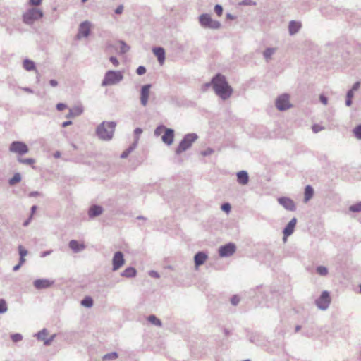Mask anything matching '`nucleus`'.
<instances>
[{
  "mask_svg": "<svg viewBox=\"0 0 361 361\" xmlns=\"http://www.w3.org/2000/svg\"><path fill=\"white\" fill-rule=\"evenodd\" d=\"M125 263L123 255L121 252H116L112 259L113 270L119 269Z\"/></svg>",
  "mask_w": 361,
  "mask_h": 361,
  "instance_id": "11",
  "label": "nucleus"
},
{
  "mask_svg": "<svg viewBox=\"0 0 361 361\" xmlns=\"http://www.w3.org/2000/svg\"><path fill=\"white\" fill-rule=\"evenodd\" d=\"M236 247L233 243H228L219 249V256L221 257H229L235 252Z\"/></svg>",
  "mask_w": 361,
  "mask_h": 361,
  "instance_id": "9",
  "label": "nucleus"
},
{
  "mask_svg": "<svg viewBox=\"0 0 361 361\" xmlns=\"http://www.w3.org/2000/svg\"><path fill=\"white\" fill-rule=\"evenodd\" d=\"M142 129L140 128H136L135 130V133L137 134V135H140V133H142Z\"/></svg>",
  "mask_w": 361,
  "mask_h": 361,
  "instance_id": "61",
  "label": "nucleus"
},
{
  "mask_svg": "<svg viewBox=\"0 0 361 361\" xmlns=\"http://www.w3.org/2000/svg\"><path fill=\"white\" fill-rule=\"evenodd\" d=\"M150 87H151L150 85H144L141 90L140 102H141V104L144 106H145L147 104L148 98L149 96Z\"/></svg>",
  "mask_w": 361,
  "mask_h": 361,
  "instance_id": "17",
  "label": "nucleus"
},
{
  "mask_svg": "<svg viewBox=\"0 0 361 361\" xmlns=\"http://www.w3.org/2000/svg\"><path fill=\"white\" fill-rule=\"evenodd\" d=\"M36 209H37V207H36V206H32V214H31V216H32V214L35 212ZM31 218H32V216H30V219H31ZM30 219H28L27 221H26L23 224V225H24L25 226H27V225H28V224H29V222H30Z\"/></svg>",
  "mask_w": 361,
  "mask_h": 361,
  "instance_id": "48",
  "label": "nucleus"
},
{
  "mask_svg": "<svg viewBox=\"0 0 361 361\" xmlns=\"http://www.w3.org/2000/svg\"><path fill=\"white\" fill-rule=\"evenodd\" d=\"M71 123H72V122H71V121H65V122H63V123L62 126H63V127H66V126H68L71 125Z\"/></svg>",
  "mask_w": 361,
  "mask_h": 361,
  "instance_id": "60",
  "label": "nucleus"
},
{
  "mask_svg": "<svg viewBox=\"0 0 361 361\" xmlns=\"http://www.w3.org/2000/svg\"><path fill=\"white\" fill-rule=\"evenodd\" d=\"M237 178H238V183L240 184H242V185L247 184L248 183V180H249L248 174L245 171H239L237 173Z\"/></svg>",
  "mask_w": 361,
  "mask_h": 361,
  "instance_id": "24",
  "label": "nucleus"
},
{
  "mask_svg": "<svg viewBox=\"0 0 361 361\" xmlns=\"http://www.w3.org/2000/svg\"><path fill=\"white\" fill-rule=\"evenodd\" d=\"M18 160L19 162H20L22 164H28V165H33L35 163V160L32 158H29V159L19 158Z\"/></svg>",
  "mask_w": 361,
  "mask_h": 361,
  "instance_id": "35",
  "label": "nucleus"
},
{
  "mask_svg": "<svg viewBox=\"0 0 361 361\" xmlns=\"http://www.w3.org/2000/svg\"><path fill=\"white\" fill-rule=\"evenodd\" d=\"M23 67L27 71H32L35 69V63L29 59H25L23 61Z\"/></svg>",
  "mask_w": 361,
  "mask_h": 361,
  "instance_id": "29",
  "label": "nucleus"
},
{
  "mask_svg": "<svg viewBox=\"0 0 361 361\" xmlns=\"http://www.w3.org/2000/svg\"><path fill=\"white\" fill-rule=\"evenodd\" d=\"M110 61L114 64V66H118L119 64L118 61L116 57L111 56L110 58Z\"/></svg>",
  "mask_w": 361,
  "mask_h": 361,
  "instance_id": "49",
  "label": "nucleus"
},
{
  "mask_svg": "<svg viewBox=\"0 0 361 361\" xmlns=\"http://www.w3.org/2000/svg\"><path fill=\"white\" fill-rule=\"evenodd\" d=\"M297 223V219L293 218L290 220V221L288 224L286 228L283 230V240L286 241V238L290 235L295 229V225Z\"/></svg>",
  "mask_w": 361,
  "mask_h": 361,
  "instance_id": "16",
  "label": "nucleus"
},
{
  "mask_svg": "<svg viewBox=\"0 0 361 361\" xmlns=\"http://www.w3.org/2000/svg\"><path fill=\"white\" fill-rule=\"evenodd\" d=\"M331 302L330 295H320L318 298L315 300V305L318 309L321 310H326L329 307Z\"/></svg>",
  "mask_w": 361,
  "mask_h": 361,
  "instance_id": "7",
  "label": "nucleus"
},
{
  "mask_svg": "<svg viewBox=\"0 0 361 361\" xmlns=\"http://www.w3.org/2000/svg\"><path fill=\"white\" fill-rule=\"evenodd\" d=\"M80 303L82 306L90 308L93 305V300L91 297L86 296Z\"/></svg>",
  "mask_w": 361,
  "mask_h": 361,
  "instance_id": "30",
  "label": "nucleus"
},
{
  "mask_svg": "<svg viewBox=\"0 0 361 361\" xmlns=\"http://www.w3.org/2000/svg\"><path fill=\"white\" fill-rule=\"evenodd\" d=\"M360 85V83L359 82H355L351 90H353V92L358 90Z\"/></svg>",
  "mask_w": 361,
  "mask_h": 361,
  "instance_id": "56",
  "label": "nucleus"
},
{
  "mask_svg": "<svg viewBox=\"0 0 361 361\" xmlns=\"http://www.w3.org/2000/svg\"><path fill=\"white\" fill-rule=\"evenodd\" d=\"M7 304L5 300L0 299V314H3L7 311Z\"/></svg>",
  "mask_w": 361,
  "mask_h": 361,
  "instance_id": "34",
  "label": "nucleus"
},
{
  "mask_svg": "<svg viewBox=\"0 0 361 361\" xmlns=\"http://www.w3.org/2000/svg\"><path fill=\"white\" fill-rule=\"evenodd\" d=\"M11 339L13 342L17 343L23 339V336L20 334H14L11 335Z\"/></svg>",
  "mask_w": 361,
  "mask_h": 361,
  "instance_id": "42",
  "label": "nucleus"
},
{
  "mask_svg": "<svg viewBox=\"0 0 361 361\" xmlns=\"http://www.w3.org/2000/svg\"><path fill=\"white\" fill-rule=\"evenodd\" d=\"M42 0H30L29 5L37 6L41 4Z\"/></svg>",
  "mask_w": 361,
  "mask_h": 361,
  "instance_id": "45",
  "label": "nucleus"
},
{
  "mask_svg": "<svg viewBox=\"0 0 361 361\" xmlns=\"http://www.w3.org/2000/svg\"><path fill=\"white\" fill-rule=\"evenodd\" d=\"M18 250L20 255V260L21 261V263H24L25 261V256L27 254V252L22 245L18 247Z\"/></svg>",
  "mask_w": 361,
  "mask_h": 361,
  "instance_id": "33",
  "label": "nucleus"
},
{
  "mask_svg": "<svg viewBox=\"0 0 361 361\" xmlns=\"http://www.w3.org/2000/svg\"><path fill=\"white\" fill-rule=\"evenodd\" d=\"M48 331L46 329H43L39 331L35 336L39 340L43 341L45 345H49L55 338V334L51 336L49 338H47Z\"/></svg>",
  "mask_w": 361,
  "mask_h": 361,
  "instance_id": "12",
  "label": "nucleus"
},
{
  "mask_svg": "<svg viewBox=\"0 0 361 361\" xmlns=\"http://www.w3.org/2000/svg\"><path fill=\"white\" fill-rule=\"evenodd\" d=\"M49 83L52 87H56L58 85V82L55 80H51Z\"/></svg>",
  "mask_w": 361,
  "mask_h": 361,
  "instance_id": "58",
  "label": "nucleus"
},
{
  "mask_svg": "<svg viewBox=\"0 0 361 361\" xmlns=\"http://www.w3.org/2000/svg\"><path fill=\"white\" fill-rule=\"evenodd\" d=\"M90 24L89 22L85 21L80 25L77 38L86 37L89 35L90 32Z\"/></svg>",
  "mask_w": 361,
  "mask_h": 361,
  "instance_id": "13",
  "label": "nucleus"
},
{
  "mask_svg": "<svg viewBox=\"0 0 361 361\" xmlns=\"http://www.w3.org/2000/svg\"><path fill=\"white\" fill-rule=\"evenodd\" d=\"M244 5H252V4H255V3H253L252 1V0H245L243 1L242 3Z\"/></svg>",
  "mask_w": 361,
  "mask_h": 361,
  "instance_id": "57",
  "label": "nucleus"
},
{
  "mask_svg": "<svg viewBox=\"0 0 361 361\" xmlns=\"http://www.w3.org/2000/svg\"><path fill=\"white\" fill-rule=\"evenodd\" d=\"M149 275L152 277H154V278H159V274L157 271H151L149 272Z\"/></svg>",
  "mask_w": 361,
  "mask_h": 361,
  "instance_id": "52",
  "label": "nucleus"
},
{
  "mask_svg": "<svg viewBox=\"0 0 361 361\" xmlns=\"http://www.w3.org/2000/svg\"><path fill=\"white\" fill-rule=\"evenodd\" d=\"M353 133L357 139H361V125H359L354 128Z\"/></svg>",
  "mask_w": 361,
  "mask_h": 361,
  "instance_id": "41",
  "label": "nucleus"
},
{
  "mask_svg": "<svg viewBox=\"0 0 361 361\" xmlns=\"http://www.w3.org/2000/svg\"><path fill=\"white\" fill-rule=\"evenodd\" d=\"M102 212L103 209L102 207L93 205L90 208L88 211V214L90 217L92 218L100 215L102 213Z\"/></svg>",
  "mask_w": 361,
  "mask_h": 361,
  "instance_id": "23",
  "label": "nucleus"
},
{
  "mask_svg": "<svg viewBox=\"0 0 361 361\" xmlns=\"http://www.w3.org/2000/svg\"><path fill=\"white\" fill-rule=\"evenodd\" d=\"M122 79L123 75L121 72L109 71L105 74L102 85H112L120 82Z\"/></svg>",
  "mask_w": 361,
  "mask_h": 361,
  "instance_id": "4",
  "label": "nucleus"
},
{
  "mask_svg": "<svg viewBox=\"0 0 361 361\" xmlns=\"http://www.w3.org/2000/svg\"><path fill=\"white\" fill-rule=\"evenodd\" d=\"M276 106L278 109L282 111L290 107L289 97L287 94H283L278 97L276 102Z\"/></svg>",
  "mask_w": 361,
  "mask_h": 361,
  "instance_id": "10",
  "label": "nucleus"
},
{
  "mask_svg": "<svg viewBox=\"0 0 361 361\" xmlns=\"http://www.w3.org/2000/svg\"><path fill=\"white\" fill-rule=\"evenodd\" d=\"M212 84L216 94L223 99H226L231 95L232 88L228 85L224 75L217 74L212 79Z\"/></svg>",
  "mask_w": 361,
  "mask_h": 361,
  "instance_id": "1",
  "label": "nucleus"
},
{
  "mask_svg": "<svg viewBox=\"0 0 361 361\" xmlns=\"http://www.w3.org/2000/svg\"><path fill=\"white\" fill-rule=\"evenodd\" d=\"M83 109L82 106L78 105L72 107L69 110V113L66 116L67 118H74L82 114Z\"/></svg>",
  "mask_w": 361,
  "mask_h": 361,
  "instance_id": "21",
  "label": "nucleus"
},
{
  "mask_svg": "<svg viewBox=\"0 0 361 361\" xmlns=\"http://www.w3.org/2000/svg\"><path fill=\"white\" fill-rule=\"evenodd\" d=\"M214 11L218 15V16H221L223 13V8L220 5H216L214 7Z\"/></svg>",
  "mask_w": 361,
  "mask_h": 361,
  "instance_id": "44",
  "label": "nucleus"
},
{
  "mask_svg": "<svg viewBox=\"0 0 361 361\" xmlns=\"http://www.w3.org/2000/svg\"><path fill=\"white\" fill-rule=\"evenodd\" d=\"M320 101L324 104H327V99L326 97H325L324 95H321L320 97Z\"/></svg>",
  "mask_w": 361,
  "mask_h": 361,
  "instance_id": "53",
  "label": "nucleus"
},
{
  "mask_svg": "<svg viewBox=\"0 0 361 361\" xmlns=\"http://www.w3.org/2000/svg\"><path fill=\"white\" fill-rule=\"evenodd\" d=\"M200 25L205 28L219 29L221 24L219 21L213 20L208 14H202L199 18Z\"/></svg>",
  "mask_w": 361,
  "mask_h": 361,
  "instance_id": "5",
  "label": "nucleus"
},
{
  "mask_svg": "<svg viewBox=\"0 0 361 361\" xmlns=\"http://www.w3.org/2000/svg\"><path fill=\"white\" fill-rule=\"evenodd\" d=\"M197 139L195 134H188L184 137L176 149V153L180 154L188 149Z\"/></svg>",
  "mask_w": 361,
  "mask_h": 361,
  "instance_id": "6",
  "label": "nucleus"
},
{
  "mask_svg": "<svg viewBox=\"0 0 361 361\" xmlns=\"http://www.w3.org/2000/svg\"><path fill=\"white\" fill-rule=\"evenodd\" d=\"M69 247L75 252L81 251L85 247L83 243H80L75 240H72L69 242Z\"/></svg>",
  "mask_w": 361,
  "mask_h": 361,
  "instance_id": "22",
  "label": "nucleus"
},
{
  "mask_svg": "<svg viewBox=\"0 0 361 361\" xmlns=\"http://www.w3.org/2000/svg\"><path fill=\"white\" fill-rule=\"evenodd\" d=\"M167 128H166L164 126H159L157 127L155 130H154V135L156 136H159L161 135L162 133H165V130H166Z\"/></svg>",
  "mask_w": 361,
  "mask_h": 361,
  "instance_id": "40",
  "label": "nucleus"
},
{
  "mask_svg": "<svg viewBox=\"0 0 361 361\" xmlns=\"http://www.w3.org/2000/svg\"><path fill=\"white\" fill-rule=\"evenodd\" d=\"M23 263H21V261L20 260L18 264L16 265L14 267H13V270L14 271H17L20 267L21 265L23 264Z\"/></svg>",
  "mask_w": 361,
  "mask_h": 361,
  "instance_id": "59",
  "label": "nucleus"
},
{
  "mask_svg": "<svg viewBox=\"0 0 361 361\" xmlns=\"http://www.w3.org/2000/svg\"><path fill=\"white\" fill-rule=\"evenodd\" d=\"M317 271L321 276H326L328 274L327 268L323 266L318 267Z\"/></svg>",
  "mask_w": 361,
  "mask_h": 361,
  "instance_id": "37",
  "label": "nucleus"
},
{
  "mask_svg": "<svg viewBox=\"0 0 361 361\" xmlns=\"http://www.w3.org/2000/svg\"><path fill=\"white\" fill-rule=\"evenodd\" d=\"M250 341L252 342V343H256V340H255V336H252L250 338Z\"/></svg>",
  "mask_w": 361,
  "mask_h": 361,
  "instance_id": "63",
  "label": "nucleus"
},
{
  "mask_svg": "<svg viewBox=\"0 0 361 361\" xmlns=\"http://www.w3.org/2000/svg\"><path fill=\"white\" fill-rule=\"evenodd\" d=\"M323 129V127L320 126L318 124H315L312 126V130L314 133H317L318 132H319L320 130H322Z\"/></svg>",
  "mask_w": 361,
  "mask_h": 361,
  "instance_id": "47",
  "label": "nucleus"
},
{
  "mask_svg": "<svg viewBox=\"0 0 361 361\" xmlns=\"http://www.w3.org/2000/svg\"><path fill=\"white\" fill-rule=\"evenodd\" d=\"M147 321L152 324L161 327L162 326L161 321L158 319L155 315L151 314L147 318Z\"/></svg>",
  "mask_w": 361,
  "mask_h": 361,
  "instance_id": "28",
  "label": "nucleus"
},
{
  "mask_svg": "<svg viewBox=\"0 0 361 361\" xmlns=\"http://www.w3.org/2000/svg\"><path fill=\"white\" fill-rule=\"evenodd\" d=\"M221 209L226 212V213H229L230 211H231V205L229 203H224L221 205Z\"/></svg>",
  "mask_w": 361,
  "mask_h": 361,
  "instance_id": "43",
  "label": "nucleus"
},
{
  "mask_svg": "<svg viewBox=\"0 0 361 361\" xmlns=\"http://www.w3.org/2000/svg\"><path fill=\"white\" fill-rule=\"evenodd\" d=\"M207 258L208 257L205 253L202 252H197L194 257L195 268L198 269L200 265L203 264L206 262Z\"/></svg>",
  "mask_w": 361,
  "mask_h": 361,
  "instance_id": "19",
  "label": "nucleus"
},
{
  "mask_svg": "<svg viewBox=\"0 0 361 361\" xmlns=\"http://www.w3.org/2000/svg\"><path fill=\"white\" fill-rule=\"evenodd\" d=\"M231 303L233 305V306H236L238 305V303L240 302V298L239 297L238 295H233L232 296V298H231Z\"/></svg>",
  "mask_w": 361,
  "mask_h": 361,
  "instance_id": "39",
  "label": "nucleus"
},
{
  "mask_svg": "<svg viewBox=\"0 0 361 361\" xmlns=\"http://www.w3.org/2000/svg\"><path fill=\"white\" fill-rule=\"evenodd\" d=\"M136 270L133 267H128L126 268L121 274V275L124 277H134L136 275Z\"/></svg>",
  "mask_w": 361,
  "mask_h": 361,
  "instance_id": "27",
  "label": "nucleus"
},
{
  "mask_svg": "<svg viewBox=\"0 0 361 361\" xmlns=\"http://www.w3.org/2000/svg\"><path fill=\"white\" fill-rule=\"evenodd\" d=\"M66 108V105L64 104H62V103H59L57 104L56 106V109L59 110V111H63Z\"/></svg>",
  "mask_w": 361,
  "mask_h": 361,
  "instance_id": "50",
  "label": "nucleus"
},
{
  "mask_svg": "<svg viewBox=\"0 0 361 361\" xmlns=\"http://www.w3.org/2000/svg\"><path fill=\"white\" fill-rule=\"evenodd\" d=\"M146 73V68L144 66H139L137 69V73L138 75H143Z\"/></svg>",
  "mask_w": 361,
  "mask_h": 361,
  "instance_id": "46",
  "label": "nucleus"
},
{
  "mask_svg": "<svg viewBox=\"0 0 361 361\" xmlns=\"http://www.w3.org/2000/svg\"><path fill=\"white\" fill-rule=\"evenodd\" d=\"M43 12L41 9L33 8L28 9L23 15V20L25 24L32 25L35 21L42 18Z\"/></svg>",
  "mask_w": 361,
  "mask_h": 361,
  "instance_id": "3",
  "label": "nucleus"
},
{
  "mask_svg": "<svg viewBox=\"0 0 361 361\" xmlns=\"http://www.w3.org/2000/svg\"><path fill=\"white\" fill-rule=\"evenodd\" d=\"M275 49L271 48L267 49L264 52V56L268 60L271 59V56L274 53Z\"/></svg>",
  "mask_w": 361,
  "mask_h": 361,
  "instance_id": "38",
  "label": "nucleus"
},
{
  "mask_svg": "<svg viewBox=\"0 0 361 361\" xmlns=\"http://www.w3.org/2000/svg\"><path fill=\"white\" fill-rule=\"evenodd\" d=\"M53 284L54 281L47 279H40L34 281V286L37 289L47 288L51 287Z\"/></svg>",
  "mask_w": 361,
  "mask_h": 361,
  "instance_id": "15",
  "label": "nucleus"
},
{
  "mask_svg": "<svg viewBox=\"0 0 361 361\" xmlns=\"http://www.w3.org/2000/svg\"><path fill=\"white\" fill-rule=\"evenodd\" d=\"M314 195V190L310 185H307L305 189V197L304 200L305 202H308Z\"/></svg>",
  "mask_w": 361,
  "mask_h": 361,
  "instance_id": "26",
  "label": "nucleus"
},
{
  "mask_svg": "<svg viewBox=\"0 0 361 361\" xmlns=\"http://www.w3.org/2000/svg\"><path fill=\"white\" fill-rule=\"evenodd\" d=\"M351 103H352V99H346V105L347 106H350L351 105Z\"/></svg>",
  "mask_w": 361,
  "mask_h": 361,
  "instance_id": "62",
  "label": "nucleus"
},
{
  "mask_svg": "<svg viewBox=\"0 0 361 361\" xmlns=\"http://www.w3.org/2000/svg\"><path fill=\"white\" fill-rule=\"evenodd\" d=\"M154 54L157 57L160 65H163L165 61V51L161 47H155L152 49Z\"/></svg>",
  "mask_w": 361,
  "mask_h": 361,
  "instance_id": "20",
  "label": "nucleus"
},
{
  "mask_svg": "<svg viewBox=\"0 0 361 361\" xmlns=\"http://www.w3.org/2000/svg\"><path fill=\"white\" fill-rule=\"evenodd\" d=\"M349 209L353 212H361V202L356 203L353 205H351Z\"/></svg>",
  "mask_w": 361,
  "mask_h": 361,
  "instance_id": "36",
  "label": "nucleus"
},
{
  "mask_svg": "<svg viewBox=\"0 0 361 361\" xmlns=\"http://www.w3.org/2000/svg\"><path fill=\"white\" fill-rule=\"evenodd\" d=\"M21 180L20 174L18 173H16L14 174L12 178L9 180V184L11 185H13L16 184L17 183H19Z\"/></svg>",
  "mask_w": 361,
  "mask_h": 361,
  "instance_id": "32",
  "label": "nucleus"
},
{
  "mask_svg": "<svg viewBox=\"0 0 361 361\" xmlns=\"http://www.w3.org/2000/svg\"><path fill=\"white\" fill-rule=\"evenodd\" d=\"M213 152V150L211 149H208L206 151L202 152V155L206 156L208 154H211Z\"/></svg>",
  "mask_w": 361,
  "mask_h": 361,
  "instance_id": "55",
  "label": "nucleus"
},
{
  "mask_svg": "<svg viewBox=\"0 0 361 361\" xmlns=\"http://www.w3.org/2000/svg\"><path fill=\"white\" fill-rule=\"evenodd\" d=\"M301 27V24L298 22L291 21L289 24V32L290 35L296 33Z\"/></svg>",
  "mask_w": 361,
  "mask_h": 361,
  "instance_id": "25",
  "label": "nucleus"
},
{
  "mask_svg": "<svg viewBox=\"0 0 361 361\" xmlns=\"http://www.w3.org/2000/svg\"><path fill=\"white\" fill-rule=\"evenodd\" d=\"M278 202L287 210L294 211L295 209L294 202L288 197H280L278 199Z\"/></svg>",
  "mask_w": 361,
  "mask_h": 361,
  "instance_id": "14",
  "label": "nucleus"
},
{
  "mask_svg": "<svg viewBox=\"0 0 361 361\" xmlns=\"http://www.w3.org/2000/svg\"><path fill=\"white\" fill-rule=\"evenodd\" d=\"M300 329H301V326H300V325H297V326H295V332H298Z\"/></svg>",
  "mask_w": 361,
  "mask_h": 361,
  "instance_id": "64",
  "label": "nucleus"
},
{
  "mask_svg": "<svg viewBox=\"0 0 361 361\" xmlns=\"http://www.w3.org/2000/svg\"><path fill=\"white\" fill-rule=\"evenodd\" d=\"M123 10V6L122 5H121L116 8V9L115 10V13L116 14H121V13H122Z\"/></svg>",
  "mask_w": 361,
  "mask_h": 361,
  "instance_id": "51",
  "label": "nucleus"
},
{
  "mask_svg": "<svg viewBox=\"0 0 361 361\" xmlns=\"http://www.w3.org/2000/svg\"><path fill=\"white\" fill-rule=\"evenodd\" d=\"M27 145L22 142H13L10 146V151L18 154H24L28 152Z\"/></svg>",
  "mask_w": 361,
  "mask_h": 361,
  "instance_id": "8",
  "label": "nucleus"
},
{
  "mask_svg": "<svg viewBox=\"0 0 361 361\" xmlns=\"http://www.w3.org/2000/svg\"><path fill=\"white\" fill-rule=\"evenodd\" d=\"M115 127L114 122H103L97 127V133L102 140H110L113 136Z\"/></svg>",
  "mask_w": 361,
  "mask_h": 361,
  "instance_id": "2",
  "label": "nucleus"
},
{
  "mask_svg": "<svg viewBox=\"0 0 361 361\" xmlns=\"http://www.w3.org/2000/svg\"><path fill=\"white\" fill-rule=\"evenodd\" d=\"M353 97V90H350L347 93V98L352 99Z\"/></svg>",
  "mask_w": 361,
  "mask_h": 361,
  "instance_id": "54",
  "label": "nucleus"
},
{
  "mask_svg": "<svg viewBox=\"0 0 361 361\" xmlns=\"http://www.w3.org/2000/svg\"><path fill=\"white\" fill-rule=\"evenodd\" d=\"M174 139V132L172 129H166L165 130V133L161 136L162 141L168 145H170L173 143Z\"/></svg>",
  "mask_w": 361,
  "mask_h": 361,
  "instance_id": "18",
  "label": "nucleus"
},
{
  "mask_svg": "<svg viewBox=\"0 0 361 361\" xmlns=\"http://www.w3.org/2000/svg\"><path fill=\"white\" fill-rule=\"evenodd\" d=\"M118 357V355L116 352H111L107 354H105L102 357L103 360H116Z\"/></svg>",
  "mask_w": 361,
  "mask_h": 361,
  "instance_id": "31",
  "label": "nucleus"
}]
</instances>
